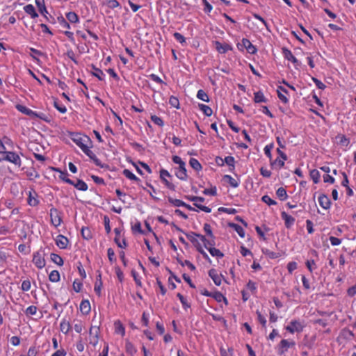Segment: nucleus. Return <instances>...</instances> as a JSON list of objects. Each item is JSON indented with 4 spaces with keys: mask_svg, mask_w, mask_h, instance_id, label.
I'll return each mask as SVG.
<instances>
[{
    "mask_svg": "<svg viewBox=\"0 0 356 356\" xmlns=\"http://www.w3.org/2000/svg\"><path fill=\"white\" fill-rule=\"evenodd\" d=\"M50 259L52 262L58 265L59 266H62L64 264L63 258L56 253H51L50 254Z\"/></svg>",
    "mask_w": 356,
    "mask_h": 356,
    "instance_id": "nucleus-39",
    "label": "nucleus"
},
{
    "mask_svg": "<svg viewBox=\"0 0 356 356\" xmlns=\"http://www.w3.org/2000/svg\"><path fill=\"white\" fill-rule=\"evenodd\" d=\"M224 178L225 180L227 181V182L232 187L237 188L238 186L239 182L236 179L233 178L232 176L227 175H225Z\"/></svg>",
    "mask_w": 356,
    "mask_h": 356,
    "instance_id": "nucleus-49",
    "label": "nucleus"
},
{
    "mask_svg": "<svg viewBox=\"0 0 356 356\" xmlns=\"http://www.w3.org/2000/svg\"><path fill=\"white\" fill-rule=\"evenodd\" d=\"M55 242L56 245L60 249H66L69 244L68 238L62 234H59L56 236Z\"/></svg>",
    "mask_w": 356,
    "mask_h": 356,
    "instance_id": "nucleus-15",
    "label": "nucleus"
},
{
    "mask_svg": "<svg viewBox=\"0 0 356 356\" xmlns=\"http://www.w3.org/2000/svg\"><path fill=\"white\" fill-rule=\"evenodd\" d=\"M16 108L21 113L26 114V115L29 116L31 118H33L35 111H33V110L27 108L25 106L21 105V104H17L16 106Z\"/></svg>",
    "mask_w": 356,
    "mask_h": 356,
    "instance_id": "nucleus-24",
    "label": "nucleus"
},
{
    "mask_svg": "<svg viewBox=\"0 0 356 356\" xmlns=\"http://www.w3.org/2000/svg\"><path fill=\"white\" fill-rule=\"evenodd\" d=\"M169 104L172 107L179 108V101L177 97L173 95L170 96L169 98Z\"/></svg>",
    "mask_w": 356,
    "mask_h": 356,
    "instance_id": "nucleus-54",
    "label": "nucleus"
},
{
    "mask_svg": "<svg viewBox=\"0 0 356 356\" xmlns=\"http://www.w3.org/2000/svg\"><path fill=\"white\" fill-rule=\"evenodd\" d=\"M114 232L115 236L114 238V241L117 244V245L120 248H126L127 246V243L124 238H122L121 240V231L118 228H115L114 229Z\"/></svg>",
    "mask_w": 356,
    "mask_h": 356,
    "instance_id": "nucleus-11",
    "label": "nucleus"
},
{
    "mask_svg": "<svg viewBox=\"0 0 356 356\" xmlns=\"http://www.w3.org/2000/svg\"><path fill=\"white\" fill-rule=\"evenodd\" d=\"M188 200L193 202V204L195 207H197L199 210L202 211L205 213H210L211 211V209L209 207L204 206L202 204H199L198 202H204V198L199 196H191L187 197Z\"/></svg>",
    "mask_w": 356,
    "mask_h": 356,
    "instance_id": "nucleus-7",
    "label": "nucleus"
},
{
    "mask_svg": "<svg viewBox=\"0 0 356 356\" xmlns=\"http://www.w3.org/2000/svg\"><path fill=\"white\" fill-rule=\"evenodd\" d=\"M197 97L199 99L202 100L205 102H209V98L208 95L202 89H200L197 91Z\"/></svg>",
    "mask_w": 356,
    "mask_h": 356,
    "instance_id": "nucleus-51",
    "label": "nucleus"
},
{
    "mask_svg": "<svg viewBox=\"0 0 356 356\" xmlns=\"http://www.w3.org/2000/svg\"><path fill=\"white\" fill-rule=\"evenodd\" d=\"M170 177H171V175L167 170L161 169L160 170V178L162 180V181L164 183V184L170 190H175L174 184L167 179V178Z\"/></svg>",
    "mask_w": 356,
    "mask_h": 356,
    "instance_id": "nucleus-10",
    "label": "nucleus"
},
{
    "mask_svg": "<svg viewBox=\"0 0 356 356\" xmlns=\"http://www.w3.org/2000/svg\"><path fill=\"white\" fill-rule=\"evenodd\" d=\"M34 118H39L46 122H50L51 120L49 115L42 113V112H35V111L33 119H34Z\"/></svg>",
    "mask_w": 356,
    "mask_h": 356,
    "instance_id": "nucleus-36",
    "label": "nucleus"
},
{
    "mask_svg": "<svg viewBox=\"0 0 356 356\" xmlns=\"http://www.w3.org/2000/svg\"><path fill=\"white\" fill-rule=\"evenodd\" d=\"M102 286L103 282L102 280V273L99 272L98 275L96 277V281L94 286V291L99 297L102 296Z\"/></svg>",
    "mask_w": 356,
    "mask_h": 356,
    "instance_id": "nucleus-17",
    "label": "nucleus"
},
{
    "mask_svg": "<svg viewBox=\"0 0 356 356\" xmlns=\"http://www.w3.org/2000/svg\"><path fill=\"white\" fill-rule=\"evenodd\" d=\"M277 96L280 101L284 104L289 102L288 98L286 97L284 93H287V90L282 86H279L277 88Z\"/></svg>",
    "mask_w": 356,
    "mask_h": 356,
    "instance_id": "nucleus-25",
    "label": "nucleus"
},
{
    "mask_svg": "<svg viewBox=\"0 0 356 356\" xmlns=\"http://www.w3.org/2000/svg\"><path fill=\"white\" fill-rule=\"evenodd\" d=\"M199 108L202 111V113L207 117H210L213 114V111L211 107L207 105L203 104H198Z\"/></svg>",
    "mask_w": 356,
    "mask_h": 356,
    "instance_id": "nucleus-40",
    "label": "nucleus"
},
{
    "mask_svg": "<svg viewBox=\"0 0 356 356\" xmlns=\"http://www.w3.org/2000/svg\"><path fill=\"white\" fill-rule=\"evenodd\" d=\"M92 67L94 70V72L92 73V75L97 77L99 81L104 80L105 74H104L103 71L96 67L95 65H92Z\"/></svg>",
    "mask_w": 356,
    "mask_h": 356,
    "instance_id": "nucleus-41",
    "label": "nucleus"
},
{
    "mask_svg": "<svg viewBox=\"0 0 356 356\" xmlns=\"http://www.w3.org/2000/svg\"><path fill=\"white\" fill-rule=\"evenodd\" d=\"M246 288L248 290L252 292V293H253V294L257 293V284L252 280L248 281V282L246 284Z\"/></svg>",
    "mask_w": 356,
    "mask_h": 356,
    "instance_id": "nucleus-52",
    "label": "nucleus"
},
{
    "mask_svg": "<svg viewBox=\"0 0 356 356\" xmlns=\"http://www.w3.org/2000/svg\"><path fill=\"white\" fill-rule=\"evenodd\" d=\"M49 280L51 282H58L60 280V273L58 270H54L49 275Z\"/></svg>",
    "mask_w": 356,
    "mask_h": 356,
    "instance_id": "nucleus-47",
    "label": "nucleus"
},
{
    "mask_svg": "<svg viewBox=\"0 0 356 356\" xmlns=\"http://www.w3.org/2000/svg\"><path fill=\"white\" fill-rule=\"evenodd\" d=\"M168 202L173 206L175 207H184V205H185V202H183L182 200H179V199H174L171 197H169L168 199Z\"/></svg>",
    "mask_w": 356,
    "mask_h": 356,
    "instance_id": "nucleus-50",
    "label": "nucleus"
},
{
    "mask_svg": "<svg viewBox=\"0 0 356 356\" xmlns=\"http://www.w3.org/2000/svg\"><path fill=\"white\" fill-rule=\"evenodd\" d=\"M285 161L286 160H283V159L277 157L275 160L271 161L270 164L271 165H276L280 169L284 167Z\"/></svg>",
    "mask_w": 356,
    "mask_h": 356,
    "instance_id": "nucleus-58",
    "label": "nucleus"
},
{
    "mask_svg": "<svg viewBox=\"0 0 356 356\" xmlns=\"http://www.w3.org/2000/svg\"><path fill=\"white\" fill-rule=\"evenodd\" d=\"M65 17L67 21L72 24H76L79 22V17L77 14L74 12H68L65 14Z\"/></svg>",
    "mask_w": 356,
    "mask_h": 356,
    "instance_id": "nucleus-34",
    "label": "nucleus"
},
{
    "mask_svg": "<svg viewBox=\"0 0 356 356\" xmlns=\"http://www.w3.org/2000/svg\"><path fill=\"white\" fill-rule=\"evenodd\" d=\"M305 327V325L303 322L294 319L290 321L289 324L285 327V329L289 333L294 334L295 332H302Z\"/></svg>",
    "mask_w": 356,
    "mask_h": 356,
    "instance_id": "nucleus-3",
    "label": "nucleus"
},
{
    "mask_svg": "<svg viewBox=\"0 0 356 356\" xmlns=\"http://www.w3.org/2000/svg\"><path fill=\"white\" fill-rule=\"evenodd\" d=\"M296 345L294 341H289L286 339H282L278 345V353L280 354H284L286 353L289 348L293 347Z\"/></svg>",
    "mask_w": 356,
    "mask_h": 356,
    "instance_id": "nucleus-8",
    "label": "nucleus"
},
{
    "mask_svg": "<svg viewBox=\"0 0 356 356\" xmlns=\"http://www.w3.org/2000/svg\"><path fill=\"white\" fill-rule=\"evenodd\" d=\"M177 296L179 298V300H180V302L182 305V307L185 310H186L191 307L190 303L188 302L187 299L183 295L178 293L177 294Z\"/></svg>",
    "mask_w": 356,
    "mask_h": 356,
    "instance_id": "nucleus-45",
    "label": "nucleus"
},
{
    "mask_svg": "<svg viewBox=\"0 0 356 356\" xmlns=\"http://www.w3.org/2000/svg\"><path fill=\"white\" fill-rule=\"evenodd\" d=\"M54 171L58 172L60 173L59 178L65 181V183H67L69 184H74V181L68 178V173L67 171H62L59 168H51Z\"/></svg>",
    "mask_w": 356,
    "mask_h": 356,
    "instance_id": "nucleus-22",
    "label": "nucleus"
},
{
    "mask_svg": "<svg viewBox=\"0 0 356 356\" xmlns=\"http://www.w3.org/2000/svg\"><path fill=\"white\" fill-rule=\"evenodd\" d=\"M152 121L159 127H163L164 125L163 120L160 118L155 115L151 116Z\"/></svg>",
    "mask_w": 356,
    "mask_h": 356,
    "instance_id": "nucleus-62",
    "label": "nucleus"
},
{
    "mask_svg": "<svg viewBox=\"0 0 356 356\" xmlns=\"http://www.w3.org/2000/svg\"><path fill=\"white\" fill-rule=\"evenodd\" d=\"M281 218L284 220V225L287 229H290L295 223V218L285 211L281 212Z\"/></svg>",
    "mask_w": 356,
    "mask_h": 356,
    "instance_id": "nucleus-13",
    "label": "nucleus"
},
{
    "mask_svg": "<svg viewBox=\"0 0 356 356\" xmlns=\"http://www.w3.org/2000/svg\"><path fill=\"white\" fill-rule=\"evenodd\" d=\"M38 351L39 350L36 346H32L29 348L26 356H37Z\"/></svg>",
    "mask_w": 356,
    "mask_h": 356,
    "instance_id": "nucleus-64",
    "label": "nucleus"
},
{
    "mask_svg": "<svg viewBox=\"0 0 356 356\" xmlns=\"http://www.w3.org/2000/svg\"><path fill=\"white\" fill-rule=\"evenodd\" d=\"M31 284L29 280H24L22 283L21 289L23 291H29L31 289Z\"/></svg>",
    "mask_w": 356,
    "mask_h": 356,
    "instance_id": "nucleus-63",
    "label": "nucleus"
},
{
    "mask_svg": "<svg viewBox=\"0 0 356 356\" xmlns=\"http://www.w3.org/2000/svg\"><path fill=\"white\" fill-rule=\"evenodd\" d=\"M24 10L32 19H35L38 17V14L36 12L35 7L32 4L26 5L24 7Z\"/></svg>",
    "mask_w": 356,
    "mask_h": 356,
    "instance_id": "nucleus-23",
    "label": "nucleus"
},
{
    "mask_svg": "<svg viewBox=\"0 0 356 356\" xmlns=\"http://www.w3.org/2000/svg\"><path fill=\"white\" fill-rule=\"evenodd\" d=\"M133 232H138L139 234H145L144 231L142 229L141 223L138 221L131 227Z\"/></svg>",
    "mask_w": 356,
    "mask_h": 356,
    "instance_id": "nucleus-57",
    "label": "nucleus"
},
{
    "mask_svg": "<svg viewBox=\"0 0 356 356\" xmlns=\"http://www.w3.org/2000/svg\"><path fill=\"white\" fill-rule=\"evenodd\" d=\"M337 139H339V143L341 145L348 146L350 143V140L345 135H338Z\"/></svg>",
    "mask_w": 356,
    "mask_h": 356,
    "instance_id": "nucleus-53",
    "label": "nucleus"
},
{
    "mask_svg": "<svg viewBox=\"0 0 356 356\" xmlns=\"http://www.w3.org/2000/svg\"><path fill=\"white\" fill-rule=\"evenodd\" d=\"M107 254H108V260L111 264L115 262L116 258H115V252L111 248H110L107 250Z\"/></svg>",
    "mask_w": 356,
    "mask_h": 356,
    "instance_id": "nucleus-61",
    "label": "nucleus"
},
{
    "mask_svg": "<svg viewBox=\"0 0 356 356\" xmlns=\"http://www.w3.org/2000/svg\"><path fill=\"white\" fill-rule=\"evenodd\" d=\"M8 161L17 167L22 165V159L18 154L14 152L0 150V162Z\"/></svg>",
    "mask_w": 356,
    "mask_h": 356,
    "instance_id": "nucleus-2",
    "label": "nucleus"
},
{
    "mask_svg": "<svg viewBox=\"0 0 356 356\" xmlns=\"http://www.w3.org/2000/svg\"><path fill=\"white\" fill-rule=\"evenodd\" d=\"M32 261L38 269L43 268L46 265L44 250L40 249L33 252Z\"/></svg>",
    "mask_w": 356,
    "mask_h": 356,
    "instance_id": "nucleus-4",
    "label": "nucleus"
},
{
    "mask_svg": "<svg viewBox=\"0 0 356 356\" xmlns=\"http://www.w3.org/2000/svg\"><path fill=\"white\" fill-rule=\"evenodd\" d=\"M100 330L98 326H91L89 330V343L95 347L99 339Z\"/></svg>",
    "mask_w": 356,
    "mask_h": 356,
    "instance_id": "nucleus-6",
    "label": "nucleus"
},
{
    "mask_svg": "<svg viewBox=\"0 0 356 356\" xmlns=\"http://www.w3.org/2000/svg\"><path fill=\"white\" fill-rule=\"evenodd\" d=\"M115 332L120 334L122 337L125 335V328L120 321L118 320L114 323Z\"/></svg>",
    "mask_w": 356,
    "mask_h": 356,
    "instance_id": "nucleus-32",
    "label": "nucleus"
},
{
    "mask_svg": "<svg viewBox=\"0 0 356 356\" xmlns=\"http://www.w3.org/2000/svg\"><path fill=\"white\" fill-rule=\"evenodd\" d=\"M256 314L257 316L258 321L261 323L263 327L266 328L267 321L265 316H264L259 310L256 311Z\"/></svg>",
    "mask_w": 356,
    "mask_h": 356,
    "instance_id": "nucleus-55",
    "label": "nucleus"
},
{
    "mask_svg": "<svg viewBox=\"0 0 356 356\" xmlns=\"http://www.w3.org/2000/svg\"><path fill=\"white\" fill-rule=\"evenodd\" d=\"M70 137L88 156L90 159L95 157V154L90 149L92 147V140L89 136L81 133L72 132L70 134Z\"/></svg>",
    "mask_w": 356,
    "mask_h": 356,
    "instance_id": "nucleus-1",
    "label": "nucleus"
},
{
    "mask_svg": "<svg viewBox=\"0 0 356 356\" xmlns=\"http://www.w3.org/2000/svg\"><path fill=\"white\" fill-rule=\"evenodd\" d=\"M320 206L324 209H328L330 207L331 202L327 195L321 194L318 198Z\"/></svg>",
    "mask_w": 356,
    "mask_h": 356,
    "instance_id": "nucleus-16",
    "label": "nucleus"
},
{
    "mask_svg": "<svg viewBox=\"0 0 356 356\" xmlns=\"http://www.w3.org/2000/svg\"><path fill=\"white\" fill-rule=\"evenodd\" d=\"M209 275L216 286H220L222 284L223 276L222 275L219 274L216 269H210L209 270Z\"/></svg>",
    "mask_w": 356,
    "mask_h": 356,
    "instance_id": "nucleus-12",
    "label": "nucleus"
},
{
    "mask_svg": "<svg viewBox=\"0 0 356 356\" xmlns=\"http://www.w3.org/2000/svg\"><path fill=\"white\" fill-rule=\"evenodd\" d=\"M51 223L55 227H59L63 222L61 212L56 208L52 207L49 211Z\"/></svg>",
    "mask_w": 356,
    "mask_h": 356,
    "instance_id": "nucleus-5",
    "label": "nucleus"
},
{
    "mask_svg": "<svg viewBox=\"0 0 356 356\" xmlns=\"http://www.w3.org/2000/svg\"><path fill=\"white\" fill-rule=\"evenodd\" d=\"M225 163L229 167H232V170L234 169L235 159L232 156H225L224 159Z\"/></svg>",
    "mask_w": 356,
    "mask_h": 356,
    "instance_id": "nucleus-59",
    "label": "nucleus"
},
{
    "mask_svg": "<svg viewBox=\"0 0 356 356\" xmlns=\"http://www.w3.org/2000/svg\"><path fill=\"white\" fill-rule=\"evenodd\" d=\"M276 195L281 201H284L288 197L286 191L283 187H280L277 190Z\"/></svg>",
    "mask_w": 356,
    "mask_h": 356,
    "instance_id": "nucleus-42",
    "label": "nucleus"
},
{
    "mask_svg": "<svg viewBox=\"0 0 356 356\" xmlns=\"http://www.w3.org/2000/svg\"><path fill=\"white\" fill-rule=\"evenodd\" d=\"M309 175L314 184H318L319 182L321 175H320V172L317 170L314 169V170H311Z\"/></svg>",
    "mask_w": 356,
    "mask_h": 356,
    "instance_id": "nucleus-46",
    "label": "nucleus"
},
{
    "mask_svg": "<svg viewBox=\"0 0 356 356\" xmlns=\"http://www.w3.org/2000/svg\"><path fill=\"white\" fill-rule=\"evenodd\" d=\"M35 5L37 6L39 12L44 16H46V14L48 13L47 10L44 0H35Z\"/></svg>",
    "mask_w": 356,
    "mask_h": 356,
    "instance_id": "nucleus-28",
    "label": "nucleus"
},
{
    "mask_svg": "<svg viewBox=\"0 0 356 356\" xmlns=\"http://www.w3.org/2000/svg\"><path fill=\"white\" fill-rule=\"evenodd\" d=\"M54 107L61 113H65L67 112V108L64 104H63L58 99H55L54 102Z\"/></svg>",
    "mask_w": 356,
    "mask_h": 356,
    "instance_id": "nucleus-48",
    "label": "nucleus"
},
{
    "mask_svg": "<svg viewBox=\"0 0 356 356\" xmlns=\"http://www.w3.org/2000/svg\"><path fill=\"white\" fill-rule=\"evenodd\" d=\"M203 194L207 195H212V196L216 195H217L216 187L213 186V187H211L209 188H205L203 191Z\"/></svg>",
    "mask_w": 356,
    "mask_h": 356,
    "instance_id": "nucleus-60",
    "label": "nucleus"
},
{
    "mask_svg": "<svg viewBox=\"0 0 356 356\" xmlns=\"http://www.w3.org/2000/svg\"><path fill=\"white\" fill-rule=\"evenodd\" d=\"M125 350L126 353L131 356H134L137 352V349L134 345L128 340H127L125 343Z\"/></svg>",
    "mask_w": 356,
    "mask_h": 356,
    "instance_id": "nucleus-30",
    "label": "nucleus"
},
{
    "mask_svg": "<svg viewBox=\"0 0 356 356\" xmlns=\"http://www.w3.org/2000/svg\"><path fill=\"white\" fill-rule=\"evenodd\" d=\"M215 47L219 54H225L228 51L232 50V47L227 43H221L219 41L214 42Z\"/></svg>",
    "mask_w": 356,
    "mask_h": 356,
    "instance_id": "nucleus-14",
    "label": "nucleus"
},
{
    "mask_svg": "<svg viewBox=\"0 0 356 356\" xmlns=\"http://www.w3.org/2000/svg\"><path fill=\"white\" fill-rule=\"evenodd\" d=\"M71 185L74 186L77 190L81 191H86L88 188L87 184L82 179H78L76 182L74 181V184Z\"/></svg>",
    "mask_w": 356,
    "mask_h": 356,
    "instance_id": "nucleus-31",
    "label": "nucleus"
},
{
    "mask_svg": "<svg viewBox=\"0 0 356 356\" xmlns=\"http://www.w3.org/2000/svg\"><path fill=\"white\" fill-rule=\"evenodd\" d=\"M81 235L82 237L85 239H90L92 238V234L88 227H83L81 229Z\"/></svg>",
    "mask_w": 356,
    "mask_h": 356,
    "instance_id": "nucleus-56",
    "label": "nucleus"
},
{
    "mask_svg": "<svg viewBox=\"0 0 356 356\" xmlns=\"http://www.w3.org/2000/svg\"><path fill=\"white\" fill-rule=\"evenodd\" d=\"M282 53L286 60L291 61L295 65H298V60L292 54L291 51L287 48H282Z\"/></svg>",
    "mask_w": 356,
    "mask_h": 356,
    "instance_id": "nucleus-21",
    "label": "nucleus"
},
{
    "mask_svg": "<svg viewBox=\"0 0 356 356\" xmlns=\"http://www.w3.org/2000/svg\"><path fill=\"white\" fill-rule=\"evenodd\" d=\"M90 303L88 300H83L80 304V310L83 314H88L90 312Z\"/></svg>",
    "mask_w": 356,
    "mask_h": 356,
    "instance_id": "nucleus-26",
    "label": "nucleus"
},
{
    "mask_svg": "<svg viewBox=\"0 0 356 356\" xmlns=\"http://www.w3.org/2000/svg\"><path fill=\"white\" fill-rule=\"evenodd\" d=\"M242 45L246 49L247 51L250 54L257 53V48L253 45L251 42L247 38L242 39Z\"/></svg>",
    "mask_w": 356,
    "mask_h": 356,
    "instance_id": "nucleus-18",
    "label": "nucleus"
},
{
    "mask_svg": "<svg viewBox=\"0 0 356 356\" xmlns=\"http://www.w3.org/2000/svg\"><path fill=\"white\" fill-rule=\"evenodd\" d=\"M207 249L213 257H216L217 258H222L224 256L223 253L220 250L214 248L213 245H207Z\"/></svg>",
    "mask_w": 356,
    "mask_h": 356,
    "instance_id": "nucleus-27",
    "label": "nucleus"
},
{
    "mask_svg": "<svg viewBox=\"0 0 356 356\" xmlns=\"http://www.w3.org/2000/svg\"><path fill=\"white\" fill-rule=\"evenodd\" d=\"M211 298L215 299L218 302L223 301L226 305H228V301L227 298L220 291L213 292Z\"/></svg>",
    "mask_w": 356,
    "mask_h": 356,
    "instance_id": "nucleus-37",
    "label": "nucleus"
},
{
    "mask_svg": "<svg viewBox=\"0 0 356 356\" xmlns=\"http://www.w3.org/2000/svg\"><path fill=\"white\" fill-rule=\"evenodd\" d=\"M254 102L255 103H266L268 102L267 98L264 96L263 92L257 91L254 93Z\"/></svg>",
    "mask_w": 356,
    "mask_h": 356,
    "instance_id": "nucleus-29",
    "label": "nucleus"
},
{
    "mask_svg": "<svg viewBox=\"0 0 356 356\" xmlns=\"http://www.w3.org/2000/svg\"><path fill=\"white\" fill-rule=\"evenodd\" d=\"M305 265L310 273H312L314 270L317 269V265L314 259H307Z\"/></svg>",
    "mask_w": 356,
    "mask_h": 356,
    "instance_id": "nucleus-43",
    "label": "nucleus"
},
{
    "mask_svg": "<svg viewBox=\"0 0 356 356\" xmlns=\"http://www.w3.org/2000/svg\"><path fill=\"white\" fill-rule=\"evenodd\" d=\"M189 164L192 168H193L195 170L199 172L201 171L202 169V165L198 161L197 159L195 158H191L189 160Z\"/></svg>",
    "mask_w": 356,
    "mask_h": 356,
    "instance_id": "nucleus-38",
    "label": "nucleus"
},
{
    "mask_svg": "<svg viewBox=\"0 0 356 356\" xmlns=\"http://www.w3.org/2000/svg\"><path fill=\"white\" fill-rule=\"evenodd\" d=\"M193 234H194L197 238H198L204 243V245L206 248H207V245H215L214 240L210 241L209 239H207L204 235H202L200 234L193 233Z\"/></svg>",
    "mask_w": 356,
    "mask_h": 356,
    "instance_id": "nucleus-35",
    "label": "nucleus"
},
{
    "mask_svg": "<svg viewBox=\"0 0 356 356\" xmlns=\"http://www.w3.org/2000/svg\"><path fill=\"white\" fill-rule=\"evenodd\" d=\"M72 329V326L70 321L66 318H63L60 323V330L65 334H67L70 332Z\"/></svg>",
    "mask_w": 356,
    "mask_h": 356,
    "instance_id": "nucleus-19",
    "label": "nucleus"
},
{
    "mask_svg": "<svg viewBox=\"0 0 356 356\" xmlns=\"http://www.w3.org/2000/svg\"><path fill=\"white\" fill-rule=\"evenodd\" d=\"M229 227L234 229V230L240 236V237H245V230L241 225L234 222H231L229 223Z\"/></svg>",
    "mask_w": 356,
    "mask_h": 356,
    "instance_id": "nucleus-33",
    "label": "nucleus"
},
{
    "mask_svg": "<svg viewBox=\"0 0 356 356\" xmlns=\"http://www.w3.org/2000/svg\"><path fill=\"white\" fill-rule=\"evenodd\" d=\"M122 174L129 179L135 181H140V179L137 177L132 172L128 169H124Z\"/></svg>",
    "mask_w": 356,
    "mask_h": 356,
    "instance_id": "nucleus-44",
    "label": "nucleus"
},
{
    "mask_svg": "<svg viewBox=\"0 0 356 356\" xmlns=\"http://www.w3.org/2000/svg\"><path fill=\"white\" fill-rule=\"evenodd\" d=\"M175 175L178 179L186 181L188 177L186 165L179 166L176 170Z\"/></svg>",
    "mask_w": 356,
    "mask_h": 356,
    "instance_id": "nucleus-20",
    "label": "nucleus"
},
{
    "mask_svg": "<svg viewBox=\"0 0 356 356\" xmlns=\"http://www.w3.org/2000/svg\"><path fill=\"white\" fill-rule=\"evenodd\" d=\"M27 203L31 207H36L39 204L38 194L35 190L31 189L29 191Z\"/></svg>",
    "mask_w": 356,
    "mask_h": 356,
    "instance_id": "nucleus-9",
    "label": "nucleus"
}]
</instances>
